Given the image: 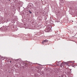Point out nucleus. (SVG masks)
<instances>
[{"mask_svg":"<svg viewBox=\"0 0 77 77\" xmlns=\"http://www.w3.org/2000/svg\"><path fill=\"white\" fill-rule=\"evenodd\" d=\"M51 29V27H50L49 26H47L46 29H45V30H46V32H48L50 31V30Z\"/></svg>","mask_w":77,"mask_h":77,"instance_id":"nucleus-1","label":"nucleus"},{"mask_svg":"<svg viewBox=\"0 0 77 77\" xmlns=\"http://www.w3.org/2000/svg\"><path fill=\"white\" fill-rule=\"evenodd\" d=\"M63 63H65V64H67V63L63 62V63H62L61 65H62V64H63Z\"/></svg>","mask_w":77,"mask_h":77,"instance_id":"nucleus-2","label":"nucleus"},{"mask_svg":"<svg viewBox=\"0 0 77 77\" xmlns=\"http://www.w3.org/2000/svg\"><path fill=\"white\" fill-rule=\"evenodd\" d=\"M44 41L45 42H47L48 41V40H44Z\"/></svg>","mask_w":77,"mask_h":77,"instance_id":"nucleus-3","label":"nucleus"},{"mask_svg":"<svg viewBox=\"0 0 77 77\" xmlns=\"http://www.w3.org/2000/svg\"><path fill=\"white\" fill-rule=\"evenodd\" d=\"M29 13H30V14H32V12H31V11H29Z\"/></svg>","mask_w":77,"mask_h":77,"instance_id":"nucleus-4","label":"nucleus"},{"mask_svg":"<svg viewBox=\"0 0 77 77\" xmlns=\"http://www.w3.org/2000/svg\"><path fill=\"white\" fill-rule=\"evenodd\" d=\"M45 42H44V41L43 42H42V44H44V43Z\"/></svg>","mask_w":77,"mask_h":77,"instance_id":"nucleus-5","label":"nucleus"},{"mask_svg":"<svg viewBox=\"0 0 77 77\" xmlns=\"http://www.w3.org/2000/svg\"><path fill=\"white\" fill-rule=\"evenodd\" d=\"M38 71H39V72H41V70H38Z\"/></svg>","mask_w":77,"mask_h":77,"instance_id":"nucleus-6","label":"nucleus"},{"mask_svg":"<svg viewBox=\"0 0 77 77\" xmlns=\"http://www.w3.org/2000/svg\"><path fill=\"white\" fill-rule=\"evenodd\" d=\"M60 62V61H59V62H58V63H59V62Z\"/></svg>","mask_w":77,"mask_h":77,"instance_id":"nucleus-7","label":"nucleus"},{"mask_svg":"<svg viewBox=\"0 0 77 77\" xmlns=\"http://www.w3.org/2000/svg\"><path fill=\"white\" fill-rule=\"evenodd\" d=\"M10 62H11V61H10Z\"/></svg>","mask_w":77,"mask_h":77,"instance_id":"nucleus-8","label":"nucleus"},{"mask_svg":"<svg viewBox=\"0 0 77 77\" xmlns=\"http://www.w3.org/2000/svg\"><path fill=\"white\" fill-rule=\"evenodd\" d=\"M9 0V1H10V0Z\"/></svg>","mask_w":77,"mask_h":77,"instance_id":"nucleus-9","label":"nucleus"}]
</instances>
